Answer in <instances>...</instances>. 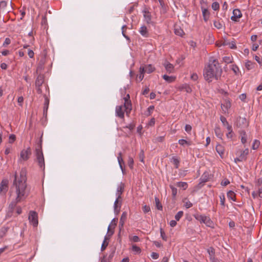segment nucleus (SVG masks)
I'll use <instances>...</instances> for the list:
<instances>
[{"label": "nucleus", "mask_w": 262, "mask_h": 262, "mask_svg": "<svg viewBox=\"0 0 262 262\" xmlns=\"http://www.w3.org/2000/svg\"><path fill=\"white\" fill-rule=\"evenodd\" d=\"M117 221H118L117 218H114L112 221V222H111L112 225H111V226H113V229H114L115 228V227L116 226Z\"/></svg>", "instance_id": "052dcab7"}, {"label": "nucleus", "mask_w": 262, "mask_h": 262, "mask_svg": "<svg viewBox=\"0 0 262 262\" xmlns=\"http://www.w3.org/2000/svg\"><path fill=\"white\" fill-rule=\"evenodd\" d=\"M220 120L221 121L223 125H224V126H226L228 124H229L228 121L226 120V118L223 116H221L220 117Z\"/></svg>", "instance_id": "09e8293b"}, {"label": "nucleus", "mask_w": 262, "mask_h": 262, "mask_svg": "<svg viewBox=\"0 0 262 262\" xmlns=\"http://www.w3.org/2000/svg\"><path fill=\"white\" fill-rule=\"evenodd\" d=\"M151 257L155 259H157L159 257V254L156 252H152L151 254Z\"/></svg>", "instance_id": "0e129e2a"}, {"label": "nucleus", "mask_w": 262, "mask_h": 262, "mask_svg": "<svg viewBox=\"0 0 262 262\" xmlns=\"http://www.w3.org/2000/svg\"><path fill=\"white\" fill-rule=\"evenodd\" d=\"M9 228L8 227H2L0 229V238H3L5 236Z\"/></svg>", "instance_id": "bb28decb"}, {"label": "nucleus", "mask_w": 262, "mask_h": 262, "mask_svg": "<svg viewBox=\"0 0 262 262\" xmlns=\"http://www.w3.org/2000/svg\"><path fill=\"white\" fill-rule=\"evenodd\" d=\"M114 229H112L111 228V225H110L108 227V230H107V236L111 237L112 236V235L114 234Z\"/></svg>", "instance_id": "a18cd8bd"}, {"label": "nucleus", "mask_w": 262, "mask_h": 262, "mask_svg": "<svg viewBox=\"0 0 262 262\" xmlns=\"http://www.w3.org/2000/svg\"><path fill=\"white\" fill-rule=\"evenodd\" d=\"M222 72V69L217 60L213 57H210L208 64L204 70L205 79L208 82H211L213 78L217 80L220 79Z\"/></svg>", "instance_id": "f03ea898"}, {"label": "nucleus", "mask_w": 262, "mask_h": 262, "mask_svg": "<svg viewBox=\"0 0 262 262\" xmlns=\"http://www.w3.org/2000/svg\"><path fill=\"white\" fill-rule=\"evenodd\" d=\"M118 163L119 164L120 168L121 169V170L122 171H123V165H124V162L123 158L122 157V153L121 152L118 154Z\"/></svg>", "instance_id": "393cba45"}, {"label": "nucleus", "mask_w": 262, "mask_h": 262, "mask_svg": "<svg viewBox=\"0 0 262 262\" xmlns=\"http://www.w3.org/2000/svg\"><path fill=\"white\" fill-rule=\"evenodd\" d=\"M139 32L144 37H147L149 36L148 31L145 26H142L140 27Z\"/></svg>", "instance_id": "a211bd4d"}, {"label": "nucleus", "mask_w": 262, "mask_h": 262, "mask_svg": "<svg viewBox=\"0 0 262 262\" xmlns=\"http://www.w3.org/2000/svg\"><path fill=\"white\" fill-rule=\"evenodd\" d=\"M208 177H207V175L206 174V173H204V174L202 176V177L200 178L201 182L199 184V185H201L203 183L206 182L208 181Z\"/></svg>", "instance_id": "e433bc0d"}, {"label": "nucleus", "mask_w": 262, "mask_h": 262, "mask_svg": "<svg viewBox=\"0 0 262 262\" xmlns=\"http://www.w3.org/2000/svg\"><path fill=\"white\" fill-rule=\"evenodd\" d=\"M213 24L214 27L219 29H221L222 28V24L219 21L215 20L214 21Z\"/></svg>", "instance_id": "3c124183"}, {"label": "nucleus", "mask_w": 262, "mask_h": 262, "mask_svg": "<svg viewBox=\"0 0 262 262\" xmlns=\"http://www.w3.org/2000/svg\"><path fill=\"white\" fill-rule=\"evenodd\" d=\"M245 67L248 70H250L254 68V63L249 60H248L245 63Z\"/></svg>", "instance_id": "c9c22d12"}, {"label": "nucleus", "mask_w": 262, "mask_h": 262, "mask_svg": "<svg viewBox=\"0 0 262 262\" xmlns=\"http://www.w3.org/2000/svg\"><path fill=\"white\" fill-rule=\"evenodd\" d=\"M128 165L130 168L132 169L134 166V160L131 157H128Z\"/></svg>", "instance_id": "49530a36"}, {"label": "nucleus", "mask_w": 262, "mask_h": 262, "mask_svg": "<svg viewBox=\"0 0 262 262\" xmlns=\"http://www.w3.org/2000/svg\"><path fill=\"white\" fill-rule=\"evenodd\" d=\"M140 75L138 76L140 81L142 80L144 78V73H145V68L144 67H140Z\"/></svg>", "instance_id": "f704fd0d"}, {"label": "nucleus", "mask_w": 262, "mask_h": 262, "mask_svg": "<svg viewBox=\"0 0 262 262\" xmlns=\"http://www.w3.org/2000/svg\"><path fill=\"white\" fill-rule=\"evenodd\" d=\"M7 5V2L5 1H2L0 2V9H4Z\"/></svg>", "instance_id": "6e6d98bb"}, {"label": "nucleus", "mask_w": 262, "mask_h": 262, "mask_svg": "<svg viewBox=\"0 0 262 262\" xmlns=\"http://www.w3.org/2000/svg\"><path fill=\"white\" fill-rule=\"evenodd\" d=\"M211 7L214 11L218 10L220 8V4L218 2H213L212 4Z\"/></svg>", "instance_id": "79ce46f5"}, {"label": "nucleus", "mask_w": 262, "mask_h": 262, "mask_svg": "<svg viewBox=\"0 0 262 262\" xmlns=\"http://www.w3.org/2000/svg\"><path fill=\"white\" fill-rule=\"evenodd\" d=\"M124 184L121 183L118 186L116 194L118 196L116 200L120 201L121 200V194L124 191Z\"/></svg>", "instance_id": "9d476101"}, {"label": "nucleus", "mask_w": 262, "mask_h": 262, "mask_svg": "<svg viewBox=\"0 0 262 262\" xmlns=\"http://www.w3.org/2000/svg\"><path fill=\"white\" fill-rule=\"evenodd\" d=\"M183 215V212L182 211H180L175 215L174 218L176 221H179Z\"/></svg>", "instance_id": "37998d69"}, {"label": "nucleus", "mask_w": 262, "mask_h": 262, "mask_svg": "<svg viewBox=\"0 0 262 262\" xmlns=\"http://www.w3.org/2000/svg\"><path fill=\"white\" fill-rule=\"evenodd\" d=\"M177 186L179 187L183 188L184 190H186L188 187V184L186 182H179L177 184Z\"/></svg>", "instance_id": "72a5a7b5"}, {"label": "nucleus", "mask_w": 262, "mask_h": 262, "mask_svg": "<svg viewBox=\"0 0 262 262\" xmlns=\"http://www.w3.org/2000/svg\"><path fill=\"white\" fill-rule=\"evenodd\" d=\"M191 129H192V127L189 124H186L185 125V130L186 132H187V133H189L190 132L191 130Z\"/></svg>", "instance_id": "69168bd1"}, {"label": "nucleus", "mask_w": 262, "mask_h": 262, "mask_svg": "<svg viewBox=\"0 0 262 262\" xmlns=\"http://www.w3.org/2000/svg\"><path fill=\"white\" fill-rule=\"evenodd\" d=\"M179 89L181 91H185L188 93H190L192 92L191 87L186 83L180 85L179 88Z\"/></svg>", "instance_id": "dca6fc26"}, {"label": "nucleus", "mask_w": 262, "mask_h": 262, "mask_svg": "<svg viewBox=\"0 0 262 262\" xmlns=\"http://www.w3.org/2000/svg\"><path fill=\"white\" fill-rule=\"evenodd\" d=\"M108 245V242L103 241V242L101 245V250L102 251H104L106 249V248L107 247Z\"/></svg>", "instance_id": "4d7b16f0"}, {"label": "nucleus", "mask_w": 262, "mask_h": 262, "mask_svg": "<svg viewBox=\"0 0 262 262\" xmlns=\"http://www.w3.org/2000/svg\"><path fill=\"white\" fill-rule=\"evenodd\" d=\"M115 253V249H113L112 250V251L111 252V253H110L107 259L108 260V262H110L112 260V259L113 258V257L114 256Z\"/></svg>", "instance_id": "5fc2aeb1"}, {"label": "nucleus", "mask_w": 262, "mask_h": 262, "mask_svg": "<svg viewBox=\"0 0 262 262\" xmlns=\"http://www.w3.org/2000/svg\"><path fill=\"white\" fill-rule=\"evenodd\" d=\"M160 233H161V236L162 238L164 241H167V236H166L165 232L164 231V230H163V229L162 228H160Z\"/></svg>", "instance_id": "864d4df0"}, {"label": "nucleus", "mask_w": 262, "mask_h": 262, "mask_svg": "<svg viewBox=\"0 0 262 262\" xmlns=\"http://www.w3.org/2000/svg\"><path fill=\"white\" fill-rule=\"evenodd\" d=\"M43 97L45 98V102L43 106V115L46 117L47 116V112L49 107L50 100L46 95H44Z\"/></svg>", "instance_id": "ddd939ff"}, {"label": "nucleus", "mask_w": 262, "mask_h": 262, "mask_svg": "<svg viewBox=\"0 0 262 262\" xmlns=\"http://www.w3.org/2000/svg\"><path fill=\"white\" fill-rule=\"evenodd\" d=\"M132 250L134 252H136L137 253H140L141 252V249L140 248L136 245H133L132 246Z\"/></svg>", "instance_id": "c03bdc74"}, {"label": "nucleus", "mask_w": 262, "mask_h": 262, "mask_svg": "<svg viewBox=\"0 0 262 262\" xmlns=\"http://www.w3.org/2000/svg\"><path fill=\"white\" fill-rule=\"evenodd\" d=\"M207 252L209 255L210 260L215 258V249L212 247H209L207 249Z\"/></svg>", "instance_id": "4be33fe9"}, {"label": "nucleus", "mask_w": 262, "mask_h": 262, "mask_svg": "<svg viewBox=\"0 0 262 262\" xmlns=\"http://www.w3.org/2000/svg\"><path fill=\"white\" fill-rule=\"evenodd\" d=\"M163 65L168 72L170 73L173 72L174 69V67L173 64L168 62L167 61H165Z\"/></svg>", "instance_id": "6ab92c4d"}, {"label": "nucleus", "mask_w": 262, "mask_h": 262, "mask_svg": "<svg viewBox=\"0 0 262 262\" xmlns=\"http://www.w3.org/2000/svg\"><path fill=\"white\" fill-rule=\"evenodd\" d=\"M249 154V149L246 148L244 150H239L237 152L236 155H239L238 157L241 161H246L247 159V156Z\"/></svg>", "instance_id": "1a4fd4ad"}, {"label": "nucleus", "mask_w": 262, "mask_h": 262, "mask_svg": "<svg viewBox=\"0 0 262 262\" xmlns=\"http://www.w3.org/2000/svg\"><path fill=\"white\" fill-rule=\"evenodd\" d=\"M32 154L30 147H28L26 149H23L20 152V158L24 161H27L29 159L30 156Z\"/></svg>", "instance_id": "423d86ee"}, {"label": "nucleus", "mask_w": 262, "mask_h": 262, "mask_svg": "<svg viewBox=\"0 0 262 262\" xmlns=\"http://www.w3.org/2000/svg\"><path fill=\"white\" fill-rule=\"evenodd\" d=\"M216 150L221 157L224 154V148L221 144H217L216 146Z\"/></svg>", "instance_id": "a878e982"}, {"label": "nucleus", "mask_w": 262, "mask_h": 262, "mask_svg": "<svg viewBox=\"0 0 262 262\" xmlns=\"http://www.w3.org/2000/svg\"><path fill=\"white\" fill-rule=\"evenodd\" d=\"M120 201H118V200H116L114 203V212L116 214H118L120 212V209L121 208V205H118V203Z\"/></svg>", "instance_id": "c85d7f7f"}, {"label": "nucleus", "mask_w": 262, "mask_h": 262, "mask_svg": "<svg viewBox=\"0 0 262 262\" xmlns=\"http://www.w3.org/2000/svg\"><path fill=\"white\" fill-rule=\"evenodd\" d=\"M242 16L241 11L238 9H235L233 11V15L231 16V19L234 21H238V19Z\"/></svg>", "instance_id": "0eeeda50"}, {"label": "nucleus", "mask_w": 262, "mask_h": 262, "mask_svg": "<svg viewBox=\"0 0 262 262\" xmlns=\"http://www.w3.org/2000/svg\"><path fill=\"white\" fill-rule=\"evenodd\" d=\"M8 183L9 181L7 179H3L2 181L0 186V193L4 192L5 193L7 191Z\"/></svg>", "instance_id": "6e6552de"}, {"label": "nucleus", "mask_w": 262, "mask_h": 262, "mask_svg": "<svg viewBox=\"0 0 262 262\" xmlns=\"http://www.w3.org/2000/svg\"><path fill=\"white\" fill-rule=\"evenodd\" d=\"M127 214L126 212H123L121 215V216L120 219L119 225L120 230H121V229L123 228V227L124 223L127 219Z\"/></svg>", "instance_id": "2eb2a0df"}, {"label": "nucleus", "mask_w": 262, "mask_h": 262, "mask_svg": "<svg viewBox=\"0 0 262 262\" xmlns=\"http://www.w3.org/2000/svg\"><path fill=\"white\" fill-rule=\"evenodd\" d=\"M202 14L204 21L207 22L209 18L210 12L207 9L204 8L202 10Z\"/></svg>", "instance_id": "aec40b11"}, {"label": "nucleus", "mask_w": 262, "mask_h": 262, "mask_svg": "<svg viewBox=\"0 0 262 262\" xmlns=\"http://www.w3.org/2000/svg\"><path fill=\"white\" fill-rule=\"evenodd\" d=\"M232 70L235 74H237V71H239V69L236 65H233Z\"/></svg>", "instance_id": "338daca9"}, {"label": "nucleus", "mask_w": 262, "mask_h": 262, "mask_svg": "<svg viewBox=\"0 0 262 262\" xmlns=\"http://www.w3.org/2000/svg\"><path fill=\"white\" fill-rule=\"evenodd\" d=\"M179 143L181 145H184L185 144H187L189 146L191 145V141H188L184 139H180L179 140Z\"/></svg>", "instance_id": "ea45409f"}, {"label": "nucleus", "mask_w": 262, "mask_h": 262, "mask_svg": "<svg viewBox=\"0 0 262 262\" xmlns=\"http://www.w3.org/2000/svg\"><path fill=\"white\" fill-rule=\"evenodd\" d=\"M43 69V63L41 61L39 62L36 69V73H38V71H41Z\"/></svg>", "instance_id": "8fccbe9b"}, {"label": "nucleus", "mask_w": 262, "mask_h": 262, "mask_svg": "<svg viewBox=\"0 0 262 262\" xmlns=\"http://www.w3.org/2000/svg\"><path fill=\"white\" fill-rule=\"evenodd\" d=\"M214 132L215 135L221 139H222V137L223 136V134L221 130V129L219 126H216L214 128Z\"/></svg>", "instance_id": "5701e85b"}, {"label": "nucleus", "mask_w": 262, "mask_h": 262, "mask_svg": "<svg viewBox=\"0 0 262 262\" xmlns=\"http://www.w3.org/2000/svg\"><path fill=\"white\" fill-rule=\"evenodd\" d=\"M16 139V137L14 135L11 134L9 136V142L10 143H13Z\"/></svg>", "instance_id": "e2e57ef3"}, {"label": "nucleus", "mask_w": 262, "mask_h": 262, "mask_svg": "<svg viewBox=\"0 0 262 262\" xmlns=\"http://www.w3.org/2000/svg\"><path fill=\"white\" fill-rule=\"evenodd\" d=\"M142 209H143V212L145 213L148 212L150 210V207L149 206H147V205H144Z\"/></svg>", "instance_id": "bf43d9fd"}, {"label": "nucleus", "mask_w": 262, "mask_h": 262, "mask_svg": "<svg viewBox=\"0 0 262 262\" xmlns=\"http://www.w3.org/2000/svg\"><path fill=\"white\" fill-rule=\"evenodd\" d=\"M144 17L145 19V20L147 24H150L151 23V16L150 14V13L149 12V11L146 9H144V10L143 11Z\"/></svg>", "instance_id": "f8f14e48"}, {"label": "nucleus", "mask_w": 262, "mask_h": 262, "mask_svg": "<svg viewBox=\"0 0 262 262\" xmlns=\"http://www.w3.org/2000/svg\"><path fill=\"white\" fill-rule=\"evenodd\" d=\"M171 162H172L173 163V164L175 165L176 168H179L180 161L178 158H177L175 157H173L171 158Z\"/></svg>", "instance_id": "473e14b6"}, {"label": "nucleus", "mask_w": 262, "mask_h": 262, "mask_svg": "<svg viewBox=\"0 0 262 262\" xmlns=\"http://www.w3.org/2000/svg\"><path fill=\"white\" fill-rule=\"evenodd\" d=\"M155 203H156L157 209L159 210H162L163 207H162L161 203H160V202L159 201V199L157 197H155Z\"/></svg>", "instance_id": "2f4dec72"}, {"label": "nucleus", "mask_w": 262, "mask_h": 262, "mask_svg": "<svg viewBox=\"0 0 262 262\" xmlns=\"http://www.w3.org/2000/svg\"><path fill=\"white\" fill-rule=\"evenodd\" d=\"M123 106H117L116 107V116L121 119H124V112L122 110Z\"/></svg>", "instance_id": "4468645a"}, {"label": "nucleus", "mask_w": 262, "mask_h": 262, "mask_svg": "<svg viewBox=\"0 0 262 262\" xmlns=\"http://www.w3.org/2000/svg\"><path fill=\"white\" fill-rule=\"evenodd\" d=\"M123 106L125 108V110H132V105L131 101H125V102H124Z\"/></svg>", "instance_id": "4c0bfd02"}, {"label": "nucleus", "mask_w": 262, "mask_h": 262, "mask_svg": "<svg viewBox=\"0 0 262 262\" xmlns=\"http://www.w3.org/2000/svg\"><path fill=\"white\" fill-rule=\"evenodd\" d=\"M222 105H223L224 107L226 108L227 110H228L229 108L231 107V104L229 100L226 99L225 102L224 103V104H222Z\"/></svg>", "instance_id": "a19ab883"}, {"label": "nucleus", "mask_w": 262, "mask_h": 262, "mask_svg": "<svg viewBox=\"0 0 262 262\" xmlns=\"http://www.w3.org/2000/svg\"><path fill=\"white\" fill-rule=\"evenodd\" d=\"M220 202L221 205L223 206H225V197L224 194L220 195Z\"/></svg>", "instance_id": "603ef678"}, {"label": "nucleus", "mask_w": 262, "mask_h": 262, "mask_svg": "<svg viewBox=\"0 0 262 262\" xmlns=\"http://www.w3.org/2000/svg\"><path fill=\"white\" fill-rule=\"evenodd\" d=\"M195 219L199 221L201 223H204L206 225L209 227H213V223L209 217L202 215L199 214H195L193 215Z\"/></svg>", "instance_id": "7ed1b4c3"}, {"label": "nucleus", "mask_w": 262, "mask_h": 262, "mask_svg": "<svg viewBox=\"0 0 262 262\" xmlns=\"http://www.w3.org/2000/svg\"><path fill=\"white\" fill-rule=\"evenodd\" d=\"M161 9L160 12L162 14H165L167 11V6L165 5L163 0H159Z\"/></svg>", "instance_id": "412c9836"}, {"label": "nucleus", "mask_w": 262, "mask_h": 262, "mask_svg": "<svg viewBox=\"0 0 262 262\" xmlns=\"http://www.w3.org/2000/svg\"><path fill=\"white\" fill-rule=\"evenodd\" d=\"M36 157V161L38 163L39 167L42 169L45 170V160L44 157L42 152H39V154H35Z\"/></svg>", "instance_id": "39448f33"}, {"label": "nucleus", "mask_w": 262, "mask_h": 262, "mask_svg": "<svg viewBox=\"0 0 262 262\" xmlns=\"http://www.w3.org/2000/svg\"><path fill=\"white\" fill-rule=\"evenodd\" d=\"M227 197L229 199H230V200H232L233 201H236L235 194L232 190H230L227 192Z\"/></svg>", "instance_id": "cd10ccee"}, {"label": "nucleus", "mask_w": 262, "mask_h": 262, "mask_svg": "<svg viewBox=\"0 0 262 262\" xmlns=\"http://www.w3.org/2000/svg\"><path fill=\"white\" fill-rule=\"evenodd\" d=\"M170 188L171 189L172 196L174 198L177 194V189L172 185H170Z\"/></svg>", "instance_id": "de8ad7c7"}, {"label": "nucleus", "mask_w": 262, "mask_h": 262, "mask_svg": "<svg viewBox=\"0 0 262 262\" xmlns=\"http://www.w3.org/2000/svg\"><path fill=\"white\" fill-rule=\"evenodd\" d=\"M230 183V181L227 179H225L221 182V185L226 186Z\"/></svg>", "instance_id": "680f3d73"}, {"label": "nucleus", "mask_w": 262, "mask_h": 262, "mask_svg": "<svg viewBox=\"0 0 262 262\" xmlns=\"http://www.w3.org/2000/svg\"><path fill=\"white\" fill-rule=\"evenodd\" d=\"M26 174L27 171L25 168L21 169L19 177L17 175L16 172L15 173L13 186L15 187L17 196L9 204V209L11 211H13L18 203L24 200L29 194L27 191Z\"/></svg>", "instance_id": "f257e3e1"}, {"label": "nucleus", "mask_w": 262, "mask_h": 262, "mask_svg": "<svg viewBox=\"0 0 262 262\" xmlns=\"http://www.w3.org/2000/svg\"><path fill=\"white\" fill-rule=\"evenodd\" d=\"M259 145V141L258 140H255L254 141V142L253 143V144L252 145V147L253 149H257Z\"/></svg>", "instance_id": "13d9d810"}, {"label": "nucleus", "mask_w": 262, "mask_h": 262, "mask_svg": "<svg viewBox=\"0 0 262 262\" xmlns=\"http://www.w3.org/2000/svg\"><path fill=\"white\" fill-rule=\"evenodd\" d=\"M44 81V75L41 74H38L35 80V86H41L43 83Z\"/></svg>", "instance_id": "9b49d317"}, {"label": "nucleus", "mask_w": 262, "mask_h": 262, "mask_svg": "<svg viewBox=\"0 0 262 262\" xmlns=\"http://www.w3.org/2000/svg\"><path fill=\"white\" fill-rule=\"evenodd\" d=\"M42 137H41L39 140L38 141L37 143H36V146L35 147V154H39V152H42Z\"/></svg>", "instance_id": "f3484780"}, {"label": "nucleus", "mask_w": 262, "mask_h": 262, "mask_svg": "<svg viewBox=\"0 0 262 262\" xmlns=\"http://www.w3.org/2000/svg\"><path fill=\"white\" fill-rule=\"evenodd\" d=\"M145 68V73L146 72L148 74L152 73L155 70V68H154L151 64H148L144 67Z\"/></svg>", "instance_id": "c756f323"}, {"label": "nucleus", "mask_w": 262, "mask_h": 262, "mask_svg": "<svg viewBox=\"0 0 262 262\" xmlns=\"http://www.w3.org/2000/svg\"><path fill=\"white\" fill-rule=\"evenodd\" d=\"M131 240L134 242H138L140 241V238L138 236L134 235L132 237Z\"/></svg>", "instance_id": "774afa93"}, {"label": "nucleus", "mask_w": 262, "mask_h": 262, "mask_svg": "<svg viewBox=\"0 0 262 262\" xmlns=\"http://www.w3.org/2000/svg\"><path fill=\"white\" fill-rule=\"evenodd\" d=\"M241 136V142L243 144H245L247 142V134L245 130H242L239 132Z\"/></svg>", "instance_id": "b1692460"}, {"label": "nucleus", "mask_w": 262, "mask_h": 262, "mask_svg": "<svg viewBox=\"0 0 262 262\" xmlns=\"http://www.w3.org/2000/svg\"><path fill=\"white\" fill-rule=\"evenodd\" d=\"M163 78L169 83L172 82L175 80V77L172 76H169L167 75L162 76Z\"/></svg>", "instance_id": "7c9ffc66"}, {"label": "nucleus", "mask_w": 262, "mask_h": 262, "mask_svg": "<svg viewBox=\"0 0 262 262\" xmlns=\"http://www.w3.org/2000/svg\"><path fill=\"white\" fill-rule=\"evenodd\" d=\"M174 33L179 36H182L184 34V32L180 28H176L174 29Z\"/></svg>", "instance_id": "58836bf2"}, {"label": "nucleus", "mask_w": 262, "mask_h": 262, "mask_svg": "<svg viewBox=\"0 0 262 262\" xmlns=\"http://www.w3.org/2000/svg\"><path fill=\"white\" fill-rule=\"evenodd\" d=\"M29 220L34 227H36L38 225V221L37 213L35 211H31L30 212Z\"/></svg>", "instance_id": "20e7f679"}]
</instances>
